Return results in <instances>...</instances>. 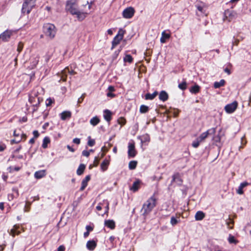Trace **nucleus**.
Wrapping results in <instances>:
<instances>
[{
  "label": "nucleus",
  "mask_w": 251,
  "mask_h": 251,
  "mask_svg": "<svg viewBox=\"0 0 251 251\" xmlns=\"http://www.w3.org/2000/svg\"><path fill=\"white\" fill-rule=\"evenodd\" d=\"M156 200L154 196L150 198L143 205L142 211L143 214H148L156 205Z\"/></svg>",
  "instance_id": "1"
},
{
  "label": "nucleus",
  "mask_w": 251,
  "mask_h": 251,
  "mask_svg": "<svg viewBox=\"0 0 251 251\" xmlns=\"http://www.w3.org/2000/svg\"><path fill=\"white\" fill-rule=\"evenodd\" d=\"M43 31L47 37L52 39L55 36L56 29L54 25L47 23L43 26Z\"/></svg>",
  "instance_id": "2"
},
{
  "label": "nucleus",
  "mask_w": 251,
  "mask_h": 251,
  "mask_svg": "<svg viewBox=\"0 0 251 251\" xmlns=\"http://www.w3.org/2000/svg\"><path fill=\"white\" fill-rule=\"evenodd\" d=\"M36 0H24L22 7V12L29 14L34 7Z\"/></svg>",
  "instance_id": "3"
},
{
  "label": "nucleus",
  "mask_w": 251,
  "mask_h": 251,
  "mask_svg": "<svg viewBox=\"0 0 251 251\" xmlns=\"http://www.w3.org/2000/svg\"><path fill=\"white\" fill-rule=\"evenodd\" d=\"M66 9L72 15L77 13L78 11V6L75 0H70L67 2Z\"/></svg>",
  "instance_id": "4"
},
{
  "label": "nucleus",
  "mask_w": 251,
  "mask_h": 251,
  "mask_svg": "<svg viewBox=\"0 0 251 251\" xmlns=\"http://www.w3.org/2000/svg\"><path fill=\"white\" fill-rule=\"evenodd\" d=\"M215 132L216 129L215 128H211L207 130L206 131L201 133L197 138L202 142L205 140L208 135H214L215 133Z\"/></svg>",
  "instance_id": "5"
},
{
  "label": "nucleus",
  "mask_w": 251,
  "mask_h": 251,
  "mask_svg": "<svg viewBox=\"0 0 251 251\" xmlns=\"http://www.w3.org/2000/svg\"><path fill=\"white\" fill-rule=\"evenodd\" d=\"M135 13L134 8L132 7H129L126 8L123 12V16L126 19L131 18Z\"/></svg>",
  "instance_id": "6"
},
{
  "label": "nucleus",
  "mask_w": 251,
  "mask_h": 251,
  "mask_svg": "<svg viewBox=\"0 0 251 251\" xmlns=\"http://www.w3.org/2000/svg\"><path fill=\"white\" fill-rule=\"evenodd\" d=\"M237 105V102L236 101H233V102L226 105L225 107V111L227 113H233L236 109Z\"/></svg>",
  "instance_id": "7"
},
{
  "label": "nucleus",
  "mask_w": 251,
  "mask_h": 251,
  "mask_svg": "<svg viewBox=\"0 0 251 251\" xmlns=\"http://www.w3.org/2000/svg\"><path fill=\"white\" fill-rule=\"evenodd\" d=\"M12 34V31L9 30H5L0 35V41L2 42L8 41Z\"/></svg>",
  "instance_id": "8"
},
{
  "label": "nucleus",
  "mask_w": 251,
  "mask_h": 251,
  "mask_svg": "<svg viewBox=\"0 0 251 251\" xmlns=\"http://www.w3.org/2000/svg\"><path fill=\"white\" fill-rule=\"evenodd\" d=\"M136 154L135 145L133 142H130L128 146V155L130 157H134Z\"/></svg>",
  "instance_id": "9"
},
{
  "label": "nucleus",
  "mask_w": 251,
  "mask_h": 251,
  "mask_svg": "<svg viewBox=\"0 0 251 251\" xmlns=\"http://www.w3.org/2000/svg\"><path fill=\"white\" fill-rule=\"evenodd\" d=\"M67 74L74 75L75 74V72L73 70L70 71L68 68H66L64 70L62 71L60 75L61 79L64 81H66Z\"/></svg>",
  "instance_id": "10"
},
{
  "label": "nucleus",
  "mask_w": 251,
  "mask_h": 251,
  "mask_svg": "<svg viewBox=\"0 0 251 251\" xmlns=\"http://www.w3.org/2000/svg\"><path fill=\"white\" fill-rule=\"evenodd\" d=\"M35 97L30 96L29 98V100L33 106H37L40 102V98L37 97V95L34 94Z\"/></svg>",
  "instance_id": "11"
},
{
  "label": "nucleus",
  "mask_w": 251,
  "mask_h": 251,
  "mask_svg": "<svg viewBox=\"0 0 251 251\" xmlns=\"http://www.w3.org/2000/svg\"><path fill=\"white\" fill-rule=\"evenodd\" d=\"M141 183V181L139 179L136 180V181L133 182L132 186L130 187V190L133 192H136L139 189Z\"/></svg>",
  "instance_id": "12"
},
{
  "label": "nucleus",
  "mask_w": 251,
  "mask_h": 251,
  "mask_svg": "<svg viewBox=\"0 0 251 251\" xmlns=\"http://www.w3.org/2000/svg\"><path fill=\"white\" fill-rule=\"evenodd\" d=\"M97 246V243L94 240H89L86 243V247L89 251H93Z\"/></svg>",
  "instance_id": "13"
},
{
  "label": "nucleus",
  "mask_w": 251,
  "mask_h": 251,
  "mask_svg": "<svg viewBox=\"0 0 251 251\" xmlns=\"http://www.w3.org/2000/svg\"><path fill=\"white\" fill-rule=\"evenodd\" d=\"M104 226L111 229H113L115 227V223L113 220H105Z\"/></svg>",
  "instance_id": "14"
},
{
  "label": "nucleus",
  "mask_w": 251,
  "mask_h": 251,
  "mask_svg": "<svg viewBox=\"0 0 251 251\" xmlns=\"http://www.w3.org/2000/svg\"><path fill=\"white\" fill-rule=\"evenodd\" d=\"M90 179V176H87L82 181L81 186L80 188V191H83L87 186L88 182Z\"/></svg>",
  "instance_id": "15"
},
{
  "label": "nucleus",
  "mask_w": 251,
  "mask_h": 251,
  "mask_svg": "<svg viewBox=\"0 0 251 251\" xmlns=\"http://www.w3.org/2000/svg\"><path fill=\"white\" fill-rule=\"evenodd\" d=\"M159 99L160 100L165 101L168 99V95L165 91L160 92L159 95Z\"/></svg>",
  "instance_id": "16"
},
{
  "label": "nucleus",
  "mask_w": 251,
  "mask_h": 251,
  "mask_svg": "<svg viewBox=\"0 0 251 251\" xmlns=\"http://www.w3.org/2000/svg\"><path fill=\"white\" fill-rule=\"evenodd\" d=\"M46 175V171L43 170L36 172L34 174V176L37 179H40L45 176Z\"/></svg>",
  "instance_id": "17"
},
{
  "label": "nucleus",
  "mask_w": 251,
  "mask_h": 251,
  "mask_svg": "<svg viewBox=\"0 0 251 251\" xmlns=\"http://www.w3.org/2000/svg\"><path fill=\"white\" fill-rule=\"evenodd\" d=\"M19 226L15 225L11 229L10 234L13 237H14L15 235H19L21 233L20 231L19 230Z\"/></svg>",
  "instance_id": "18"
},
{
  "label": "nucleus",
  "mask_w": 251,
  "mask_h": 251,
  "mask_svg": "<svg viewBox=\"0 0 251 251\" xmlns=\"http://www.w3.org/2000/svg\"><path fill=\"white\" fill-rule=\"evenodd\" d=\"M39 60V56L38 55H36L35 57H33L31 58V69L34 68L37 64L38 63Z\"/></svg>",
  "instance_id": "19"
},
{
  "label": "nucleus",
  "mask_w": 251,
  "mask_h": 251,
  "mask_svg": "<svg viewBox=\"0 0 251 251\" xmlns=\"http://www.w3.org/2000/svg\"><path fill=\"white\" fill-rule=\"evenodd\" d=\"M205 217V214L201 211H198L195 216V218L196 221H201Z\"/></svg>",
  "instance_id": "20"
},
{
  "label": "nucleus",
  "mask_w": 251,
  "mask_h": 251,
  "mask_svg": "<svg viewBox=\"0 0 251 251\" xmlns=\"http://www.w3.org/2000/svg\"><path fill=\"white\" fill-rule=\"evenodd\" d=\"M71 117V113L70 111H63L60 114V117L62 120H65L67 119L70 118Z\"/></svg>",
  "instance_id": "21"
},
{
  "label": "nucleus",
  "mask_w": 251,
  "mask_h": 251,
  "mask_svg": "<svg viewBox=\"0 0 251 251\" xmlns=\"http://www.w3.org/2000/svg\"><path fill=\"white\" fill-rule=\"evenodd\" d=\"M161 35L162 36L160 38V42L162 43H165L166 40L170 37V34L169 33H166L165 31H163Z\"/></svg>",
  "instance_id": "22"
},
{
  "label": "nucleus",
  "mask_w": 251,
  "mask_h": 251,
  "mask_svg": "<svg viewBox=\"0 0 251 251\" xmlns=\"http://www.w3.org/2000/svg\"><path fill=\"white\" fill-rule=\"evenodd\" d=\"M109 164V160H108L107 159L104 160L101 163V164L100 165V168H101V170H102V171H103V172L105 171L107 169Z\"/></svg>",
  "instance_id": "23"
},
{
  "label": "nucleus",
  "mask_w": 251,
  "mask_h": 251,
  "mask_svg": "<svg viewBox=\"0 0 251 251\" xmlns=\"http://www.w3.org/2000/svg\"><path fill=\"white\" fill-rule=\"evenodd\" d=\"M111 112L109 110L104 111V118L107 122H109L111 119Z\"/></svg>",
  "instance_id": "24"
},
{
  "label": "nucleus",
  "mask_w": 251,
  "mask_h": 251,
  "mask_svg": "<svg viewBox=\"0 0 251 251\" xmlns=\"http://www.w3.org/2000/svg\"><path fill=\"white\" fill-rule=\"evenodd\" d=\"M103 205V206L104 207L105 211L104 213V214H106L107 216H108V211H109V203L107 200H103L102 201V203H101Z\"/></svg>",
  "instance_id": "25"
},
{
  "label": "nucleus",
  "mask_w": 251,
  "mask_h": 251,
  "mask_svg": "<svg viewBox=\"0 0 251 251\" xmlns=\"http://www.w3.org/2000/svg\"><path fill=\"white\" fill-rule=\"evenodd\" d=\"M122 39H120L119 37H118L117 36H115L112 42V47L111 50H113L117 45H118L120 43V42Z\"/></svg>",
  "instance_id": "26"
},
{
  "label": "nucleus",
  "mask_w": 251,
  "mask_h": 251,
  "mask_svg": "<svg viewBox=\"0 0 251 251\" xmlns=\"http://www.w3.org/2000/svg\"><path fill=\"white\" fill-rule=\"evenodd\" d=\"M200 86L195 84L190 89V92L192 94H197L200 92Z\"/></svg>",
  "instance_id": "27"
},
{
  "label": "nucleus",
  "mask_w": 251,
  "mask_h": 251,
  "mask_svg": "<svg viewBox=\"0 0 251 251\" xmlns=\"http://www.w3.org/2000/svg\"><path fill=\"white\" fill-rule=\"evenodd\" d=\"M87 14L88 13L87 12H82L78 10L77 13H76L75 15H76L77 18L79 20H82L86 17Z\"/></svg>",
  "instance_id": "28"
},
{
  "label": "nucleus",
  "mask_w": 251,
  "mask_h": 251,
  "mask_svg": "<svg viewBox=\"0 0 251 251\" xmlns=\"http://www.w3.org/2000/svg\"><path fill=\"white\" fill-rule=\"evenodd\" d=\"M227 241L230 244H233L234 245L237 244L238 243V241L235 239L234 236H233L231 234H229L228 238Z\"/></svg>",
  "instance_id": "29"
},
{
  "label": "nucleus",
  "mask_w": 251,
  "mask_h": 251,
  "mask_svg": "<svg viewBox=\"0 0 251 251\" xmlns=\"http://www.w3.org/2000/svg\"><path fill=\"white\" fill-rule=\"evenodd\" d=\"M85 169V165L84 164H81L79 166L78 169H77V171H76L77 174L79 176L81 175L83 173V172H84Z\"/></svg>",
  "instance_id": "30"
},
{
  "label": "nucleus",
  "mask_w": 251,
  "mask_h": 251,
  "mask_svg": "<svg viewBox=\"0 0 251 251\" xmlns=\"http://www.w3.org/2000/svg\"><path fill=\"white\" fill-rule=\"evenodd\" d=\"M158 94L157 91L154 92L152 94L148 93L145 96L146 100H153Z\"/></svg>",
  "instance_id": "31"
},
{
  "label": "nucleus",
  "mask_w": 251,
  "mask_h": 251,
  "mask_svg": "<svg viewBox=\"0 0 251 251\" xmlns=\"http://www.w3.org/2000/svg\"><path fill=\"white\" fill-rule=\"evenodd\" d=\"M100 121L99 118L98 117L95 116L90 120V123L92 126H96L100 123Z\"/></svg>",
  "instance_id": "32"
},
{
  "label": "nucleus",
  "mask_w": 251,
  "mask_h": 251,
  "mask_svg": "<svg viewBox=\"0 0 251 251\" xmlns=\"http://www.w3.org/2000/svg\"><path fill=\"white\" fill-rule=\"evenodd\" d=\"M225 84V81L224 79H221L219 82H215L214 83V87L215 88H219L221 86H223Z\"/></svg>",
  "instance_id": "33"
},
{
  "label": "nucleus",
  "mask_w": 251,
  "mask_h": 251,
  "mask_svg": "<svg viewBox=\"0 0 251 251\" xmlns=\"http://www.w3.org/2000/svg\"><path fill=\"white\" fill-rule=\"evenodd\" d=\"M50 143V139L48 137H45L43 141L42 147L44 149L47 148L48 144Z\"/></svg>",
  "instance_id": "34"
},
{
  "label": "nucleus",
  "mask_w": 251,
  "mask_h": 251,
  "mask_svg": "<svg viewBox=\"0 0 251 251\" xmlns=\"http://www.w3.org/2000/svg\"><path fill=\"white\" fill-rule=\"evenodd\" d=\"M137 164L136 161H131L128 164V167L130 170H134L136 168Z\"/></svg>",
  "instance_id": "35"
},
{
  "label": "nucleus",
  "mask_w": 251,
  "mask_h": 251,
  "mask_svg": "<svg viewBox=\"0 0 251 251\" xmlns=\"http://www.w3.org/2000/svg\"><path fill=\"white\" fill-rule=\"evenodd\" d=\"M149 108L148 106L142 105L140 107V112L141 113H147L149 111Z\"/></svg>",
  "instance_id": "36"
},
{
  "label": "nucleus",
  "mask_w": 251,
  "mask_h": 251,
  "mask_svg": "<svg viewBox=\"0 0 251 251\" xmlns=\"http://www.w3.org/2000/svg\"><path fill=\"white\" fill-rule=\"evenodd\" d=\"M178 87L180 89L182 90H185L187 88V83L186 81H183L181 83H179L178 85Z\"/></svg>",
  "instance_id": "37"
},
{
  "label": "nucleus",
  "mask_w": 251,
  "mask_h": 251,
  "mask_svg": "<svg viewBox=\"0 0 251 251\" xmlns=\"http://www.w3.org/2000/svg\"><path fill=\"white\" fill-rule=\"evenodd\" d=\"M125 33V31L123 29L120 28L119 29L118 33L116 36L119 37L120 39H123Z\"/></svg>",
  "instance_id": "38"
},
{
  "label": "nucleus",
  "mask_w": 251,
  "mask_h": 251,
  "mask_svg": "<svg viewBox=\"0 0 251 251\" xmlns=\"http://www.w3.org/2000/svg\"><path fill=\"white\" fill-rule=\"evenodd\" d=\"M124 61L125 62H127L128 63H131L133 61V58L132 57V56L129 55V54H127V55H126L125 56V57H124Z\"/></svg>",
  "instance_id": "39"
},
{
  "label": "nucleus",
  "mask_w": 251,
  "mask_h": 251,
  "mask_svg": "<svg viewBox=\"0 0 251 251\" xmlns=\"http://www.w3.org/2000/svg\"><path fill=\"white\" fill-rule=\"evenodd\" d=\"M233 220L229 218L228 221L226 222L227 227L229 229H232L233 228Z\"/></svg>",
  "instance_id": "40"
},
{
  "label": "nucleus",
  "mask_w": 251,
  "mask_h": 251,
  "mask_svg": "<svg viewBox=\"0 0 251 251\" xmlns=\"http://www.w3.org/2000/svg\"><path fill=\"white\" fill-rule=\"evenodd\" d=\"M24 47V44L20 42L18 43L17 51L18 52V54H19L21 51L22 50Z\"/></svg>",
  "instance_id": "41"
},
{
  "label": "nucleus",
  "mask_w": 251,
  "mask_h": 251,
  "mask_svg": "<svg viewBox=\"0 0 251 251\" xmlns=\"http://www.w3.org/2000/svg\"><path fill=\"white\" fill-rule=\"evenodd\" d=\"M201 142L198 138H197L196 140L193 142L192 146L195 148H197L199 147Z\"/></svg>",
  "instance_id": "42"
},
{
  "label": "nucleus",
  "mask_w": 251,
  "mask_h": 251,
  "mask_svg": "<svg viewBox=\"0 0 251 251\" xmlns=\"http://www.w3.org/2000/svg\"><path fill=\"white\" fill-rule=\"evenodd\" d=\"M170 223L172 226H175L178 223V221L174 217H172L171 219Z\"/></svg>",
  "instance_id": "43"
},
{
  "label": "nucleus",
  "mask_w": 251,
  "mask_h": 251,
  "mask_svg": "<svg viewBox=\"0 0 251 251\" xmlns=\"http://www.w3.org/2000/svg\"><path fill=\"white\" fill-rule=\"evenodd\" d=\"M118 123L122 126L124 125L126 123V119L122 117L119 118L118 120Z\"/></svg>",
  "instance_id": "44"
},
{
  "label": "nucleus",
  "mask_w": 251,
  "mask_h": 251,
  "mask_svg": "<svg viewBox=\"0 0 251 251\" xmlns=\"http://www.w3.org/2000/svg\"><path fill=\"white\" fill-rule=\"evenodd\" d=\"M21 132H20V129H19V130H15L14 131V133H13V135L15 137H18L20 135H21Z\"/></svg>",
  "instance_id": "45"
},
{
  "label": "nucleus",
  "mask_w": 251,
  "mask_h": 251,
  "mask_svg": "<svg viewBox=\"0 0 251 251\" xmlns=\"http://www.w3.org/2000/svg\"><path fill=\"white\" fill-rule=\"evenodd\" d=\"M213 140L215 142H219L221 140V137L219 135H216L213 137Z\"/></svg>",
  "instance_id": "46"
},
{
  "label": "nucleus",
  "mask_w": 251,
  "mask_h": 251,
  "mask_svg": "<svg viewBox=\"0 0 251 251\" xmlns=\"http://www.w3.org/2000/svg\"><path fill=\"white\" fill-rule=\"evenodd\" d=\"M95 143V140L93 139H90L88 142V146L90 147H92L94 145Z\"/></svg>",
  "instance_id": "47"
},
{
  "label": "nucleus",
  "mask_w": 251,
  "mask_h": 251,
  "mask_svg": "<svg viewBox=\"0 0 251 251\" xmlns=\"http://www.w3.org/2000/svg\"><path fill=\"white\" fill-rule=\"evenodd\" d=\"M53 102L51 98H49L46 100V105L47 106H50L51 104V103Z\"/></svg>",
  "instance_id": "48"
},
{
  "label": "nucleus",
  "mask_w": 251,
  "mask_h": 251,
  "mask_svg": "<svg viewBox=\"0 0 251 251\" xmlns=\"http://www.w3.org/2000/svg\"><path fill=\"white\" fill-rule=\"evenodd\" d=\"M237 193L239 195H242L243 194V188L241 186H239L238 189L237 190Z\"/></svg>",
  "instance_id": "49"
},
{
  "label": "nucleus",
  "mask_w": 251,
  "mask_h": 251,
  "mask_svg": "<svg viewBox=\"0 0 251 251\" xmlns=\"http://www.w3.org/2000/svg\"><path fill=\"white\" fill-rule=\"evenodd\" d=\"M82 154L84 156L88 157L90 155V152L84 150L82 151Z\"/></svg>",
  "instance_id": "50"
},
{
  "label": "nucleus",
  "mask_w": 251,
  "mask_h": 251,
  "mask_svg": "<svg viewBox=\"0 0 251 251\" xmlns=\"http://www.w3.org/2000/svg\"><path fill=\"white\" fill-rule=\"evenodd\" d=\"M99 163V160L98 159V158L97 157H96L94 159V166L96 167L98 166Z\"/></svg>",
  "instance_id": "51"
},
{
  "label": "nucleus",
  "mask_w": 251,
  "mask_h": 251,
  "mask_svg": "<svg viewBox=\"0 0 251 251\" xmlns=\"http://www.w3.org/2000/svg\"><path fill=\"white\" fill-rule=\"evenodd\" d=\"M73 143L76 144H79L80 143V140L79 138H75L73 139Z\"/></svg>",
  "instance_id": "52"
},
{
  "label": "nucleus",
  "mask_w": 251,
  "mask_h": 251,
  "mask_svg": "<svg viewBox=\"0 0 251 251\" xmlns=\"http://www.w3.org/2000/svg\"><path fill=\"white\" fill-rule=\"evenodd\" d=\"M101 203H102V202L99 203V204L96 206V209L97 210L100 211L101 210L102 206H103V205Z\"/></svg>",
  "instance_id": "53"
},
{
  "label": "nucleus",
  "mask_w": 251,
  "mask_h": 251,
  "mask_svg": "<svg viewBox=\"0 0 251 251\" xmlns=\"http://www.w3.org/2000/svg\"><path fill=\"white\" fill-rule=\"evenodd\" d=\"M21 141V139H13L11 141V144H14V143H19L20 141Z\"/></svg>",
  "instance_id": "54"
},
{
  "label": "nucleus",
  "mask_w": 251,
  "mask_h": 251,
  "mask_svg": "<svg viewBox=\"0 0 251 251\" xmlns=\"http://www.w3.org/2000/svg\"><path fill=\"white\" fill-rule=\"evenodd\" d=\"M33 134L35 138H37L39 136V133L37 130L33 131Z\"/></svg>",
  "instance_id": "55"
},
{
  "label": "nucleus",
  "mask_w": 251,
  "mask_h": 251,
  "mask_svg": "<svg viewBox=\"0 0 251 251\" xmlns=\"http://www.w3.org/2000/svg\"><path fill=\"white\" fill-rule=\"evenodd\" d=\"M248 184H249V183L248 182H244L241 183L240 185V186H241L243 189L244 187L247 186Z\"/></svg>",
  "instance_id": "56"
},
{
  "label": "nucleus",
  "mask_w": 251,
  "mask_h": 251,
  "mask_svg": "<svg viewBox=\"0 0 251 251\" xmlns=\"http://www.w3.org/2000/svg\"><path fill=\"white\" fill-rule=\"evenodd\" d=\"M235 13L234 12H231L229 14V16L230 17L229 19L228 20L229 21H230L232 20L233 17L234 16Z\"/></svg>",
  "instance_id": "57"
},
{
  "label": "nucleus",
  "mask_w": 251,
  "mask_h": 251,
  "mask_svg": "<svg viewBox=\"0 0 251 251\" xmlns=\"http://www.w3.org/2000/svg\"><path fill=\"white\" fill-rule=\"evenodd\" d=\"M5 148L6 146L5 145H0V152L3 151Z\"/></svg>",
  "instance_id": "58"
},
{
  "label": "nucleus",
  "mask_w": 251,
  "mask_h": 251,
  "mask_svg": "<svg viewBox=\"0 0 251 251\" xmlns=\"http://www.w3.org/2000/svg\"><path fill=\"white\" fill-rule=\"evenodd\" d=\"M86 229H87V231L88 232L92 231L93 230V228L90 226H86Z\"/></svg>",
  "instance_id": "59"
},
{
  "label": "nucleus",
  "mask_w": 251,
  "mask_h": 251,
  "mask_svg": "<svg viewBox=\"0 0 251 251\" xmlns=\"http://www.w3.org/2000/svg\"><path fill=\"white\" fill-rule=\"evenodd\" d=\"M14 196L13 194H9L8 195V199L9 201L13 200L14 199Z\"/></svg>",
  "instance_id": "60"
},
{
  "label": "nucleus",
  "mask_w": 251,
  "mask_h": 251,
  "mask_svg": "<svg viewBox=\"0 0 251 251\" xmlns=\"http://www.w3.org/2000/svg\"><path fill=\"white\" fill-rule=\"evenodd\" d=\"M26 135L25 134L22 133L21 134V137L19 139L22 140V139H24V140H25L26 139Z\"/></svg>",
  "instance_id": "61"
},
{
  "label": "nucleus",
  "mask_w": 251,
  "mask_h": 251,
  "mask_svg": "<svg viewBox=\"0 0 251 251\" xmlns=\"http://www.w3.org/2000/svg\"><path fill=\"white\" fill-rule=\"evenodd\" d=\"M65 250V247L63 246H60L58 247L57 251H64Z\"/></svg>",
  "instance_id": "62"
},
{
  "label": "nucleus",
  "mask_w": 251,
  "mask_h": 251,
  "mask_svg": "<svg viewBox=\"0 0 251 251\" xmlns=\"http://www.w3.org/2000/svg\"><path fill=\"white\" fill-rule=\"evenodd\" d=\"M197 7L198 10L199 11H200V12H203V7H202V6H200V5H198V6H197Z\"/></svg>",
  "instance_id": "63"
},
{
  "label": "nucleus",
  "mask_w": 251,
  "mask_h": 251,
  "mask_svg": "<svg viewBox=\"0 0 251 251\" xmlns=\"http://www.w3.org/2000/svg\"><path fill=\"white\" fill-rule=\"evenodd\" d=\"M67 149H68L70 151L73 152L75 151V150H74L73 148H72L71 146H70L69 145H68V146H67Z\"/></svg>",
  "instance_id": "64"
}]
</instances>
